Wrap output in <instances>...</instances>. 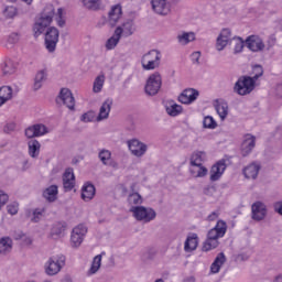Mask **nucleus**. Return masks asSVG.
<instances>
[{"mask_svg": "<svg viewBox=\"0 0 282 282\" xmlns=\"http://www.w3.org/2000/svg\"><path fill=\"white\" fill-rule=\"evenodd\" d=\"M9 199H10V196H8V194L3 193V191H0V209L2 206H6V204H8Z\"/></svg>", "mask_w": 282, "mask_h": 282, "instance_id": "nucleus-56", "label": "nucleus"}, {"mask_svg": "<svg viewBox=\"0 0 282 282\" xmlns=\"http://www.w3.org/2000/svg\"><path fill=\"white\" fill-rule=\"evenodd\" d=\"M160 89H162V75L155 72L149 76L144 90L148 96H158Z\"/></svg>", "mask_w": 282, "mask_h": 282, "instance_id": "nucleus-7", "label": "nucleus"}, {"mask_svg": "<svg viewBox=\"0 0 282 282\" xmlns=\"http://www.w3.org/2000/svg\"><path fill=\"white\" fill-rule=\"evenodd\" d=\"M63 186L66 193H69L76 186V176L74 175V169L68 167L63 175Z\"/></svg>", "mask_w": 282, "mask_h": 282, "instance_id": "nucleus-16", "label": "nucleus"}, {"mask_svg": "<svg viewBox=\"0 0 282 282\" xmlns=\"http://www.w3.org/2000/svg\"><path fill=\"white\" fill-rule=\"evenodd\" d=\"M54 14H56V12L54 11V6L50 4L44 8L40 19L33 25V32H34L35 39H39V36H41V34H43L45 30L50 28L54 19Z\"/></svg>", "mask_w": 282, "mask_h": 282, "instance_id": "nucleus-3", "label": "nucleus"}, {"mask_svg": "<svg viewBox=\"0 0 282 282\" xmlns=\"http://www.w3.org/2000/svg\"><path fill=\"white\" fill-rule=\"evenodd\" d=\"M98 158H99L101 164H105V166H107V164H109V161L111 160V151H109L107 149H102L98 153Z\"/></svg>", "mask_w": 282, "mask_h": 282, "instance_id": "nucleus-43", "label": "nucleus"}, {"mask_svg": "<svg viewBox=\"0 0 282 282\" xmlns=\"http://www.w3.org/2000/svg\"><path fill=\"white\" fill-rule=\"evenodd\" d=\"M95 119H96V112L95 111L85 112L80 117L82 122H94Z\"/></svg>", "mask_w": 282, "mask_h": 282, "instance_id": "nucleus-50", "label": "nucleus"}, {"mask_svg": "<svg viewBox=\"0 0 282 282\" xmlns=\"http://www.w3.org/2000/svg\"><path fill=\"white\" fill-rule=\"evenodd\" d=\"M105 86V75H99L95 78L93 91L94 94H100L102 87Z\"/></svg>", "mask_w": 282, "mask_h": 282, "instance_id": "nucleus-40", "label": "nucleus"}, {"mask_svg": "<svg viewBox=\"0 0 282 282\" xmlns=\"http://www.w3.org/2000/svg\"><path fill=\"white\" fill-rule=\"evenodd\" d=\"M120 17H122V7L120 4H116L111 8L108 13V23L110 28H115L116 23L120 21Z\"/></svg>", "mask_w": 282, "mask_h": 282, "instance_id": "nucleus-20", "label": "nucleus"}, {"mask_svg": "<svg viewBox=\"0 0 282 282\" xmlns=\"http://www.w3.org/2000/svg\"><path fill=\"white\" fill-rule=\"evenodd\" d=\"M29 147V155L31 158H39V154L41 153V142L36 139H32L28 142Z\"/></svg>", "mask_w": 282, "mask_h": 282, "instance_id": "nucleus-31", "label": "nucleus"}, {"mask_svg": "<svg viewBox=\"0 0 282 282\" xmlns=\"http://www.w3.org/2000/svg\"><path fill=\"white\" fill-rule=\"evenodd\" d=\"M63 232H65V224L57 223V224L53 225V227L51 229L52 237H61V235H63Z\"/></svg>", "mask_w": 282, "mask_h": 282, "instance_id": "nucleus-42", "label": "nucleus"}, {"mask_svg": "<svg viewBox=\"0 0 282 282\" xmlns=\"http://www.w3.org/2000/svg\"><path fill=\"white\" fill-rule=\"evenodd\" d=\"M19 69V63L12 59L4 62V66L2 67V75L3 76H12V74L17 73Z\"/></svg>", "mask_w": 282, "mask_h": 282, "instance_id": "nucleus-27", "label": "nucleus"}, {"mask_svg": "<svg viewBox=\"0 0 282 282\" xmlns=\"http://www.w3.org/2000/svg\"><path fill=\"white\" fill-rule=\"evenodd\" d=\"M177 41L183 45H188V43L195 41V34L193 32H184L183 34L177 35Z\"/></svg>", "mask_w": 282, "mask_h": 282, "instance_id": "nucleus-39", "label": "nucleus"}, {"mask_svg": "<svg viewBox=\"0 0 282 282\" xmlns=\"http://www.w3.org/2000/svg\"><path fill=\"white\" fill-rule=\"evenodd\" d=\"M253 77L240 76L234 86V91L239 96H248L254 91V85L257 80L263 76V66L257 64L252 68Z\"/></svg>", "mask_w": 282, "mask_h": 282, "instance_id": "nucleus-1", "label": "nucleus"}, {"mask_svg": "<svg viewBox=\"0 0 282 282\" xmlns=\"http://www.w3.org/2000/svg\"><path fill=\"white\" fill-rule=\"evenodd\" d=\"M254 147H257V138L254 135L247 134L241 144L242 156L246 158V156L250 155V153H252V149H254Z\"/></svg>", "mask_w": 282, "mask_h": 282, "instance_id": "nucleus-17", "label": "nucleus"}, {"mask_svg": "<svg viewBox=\"0 0 282 282\" xmlns=\"http://www.w3.org/2000/svg\"><path fill=\"white\" fill-rule=\"evenodd\" d=\"M204 129H217V121L210 116H207L203 120Z\"/></svg>", "mask_w": 282, "mask_h": 282, "instance_id": "nucleus-47", "label": "nucleus"}, {"mask_svg": "<svg viewBox=\"0 0 282 282\" xmlns=\"http://www.w3.org/2000/svg\"><path fill=\"white\" fill-rule=\"evenodd\" d=\"M12 250V240L10 238L0 239V254H7Z\"/></svg>", "mask_w": 282, "mask_h": 282, "instance_id": "nucleus-38", "label": "nucleus"}, {"mask_svg": "<svg viewBox=\"0 0 282 282\" xmlns=\"http://www.w3.org/2000/svg\"><path fill=\"white\" fill-rule=\"evenodd\" d=\"M268 217V206L261 200H257L251 205V219L253 221H263Z\"/></svg>", "mask_w": 282, "mask_h": 282, "instance_id": "nucleus-8", "label": "nucleus"}, {"mask_svg": "<svg viewBox=\"0 0 282 282\" xmlns=\"http://www.w3.org/2000/svg\"><path fill=\"white\" fill-rule=\"evenodd\" d=\"M151 61H156V62L162 61V54L160 53V51L151 50L148 53H145L141 58V62H151Z\"/></svg>", "mask_w": 282, "mask_h": 282, "instance_id": "nucleus-34", "label": "nucleus"}, {"mask_svg": "<svg viewBox=\"0 0 282 282\" xmlns=\"http://www.w3.org/2000/svg\"><path fill=\"white\" fill-rule=\"evenodd\" d=\"M57 25H58L59 28H65V20H63V18H58V20H57Z\"/></svg>", "mask_w": 282, "mask_h": 282, "instance_id": "nucleus-63", "label": "nucleus"}, {"mask_svg": "<svg viewBox=\"0 0 282 282\" xmlns=\"http://www.w3.org/2000/svg\"><path fill=\"white\" fill-rule=\"evenodd\" d=\"M45 209H35L33 212V218H32V221H34L35 224L39 223L41 220V217H43V212Z\"/></svg>", "mask_w": 282, "mask_h": 282, "instance_id": "nucleus-54", "label": "nucleus"}, {"mask_svg": "<svg viewBox=\"0 0 282 282\" xmlns=\"http://www.w3.org/2000/svg\"><path fill=\"white\" fill-rule=\"evenodd\" d=\"M128 204L130 206H139L142 204V196L139 193H132L128 196Z\"/></svg>", "mask_w": 282, "mask_h": 282, "instance_id": "nucleus-45", "label": "nucleus"}, {"mask_svg": "<svg viewBox=\"0 0 282 282\" xmlns=\"http://www.w3.org/2000/svg\"><path fill=\"white\" fill-rule=\"evenodd\" d=\"M196 169H191V174L194 177H206V175H208V169H206V166H204L203 164H200V166H196Z\"/></svg>", "mask_w": 282, "mask_h": 282, "instance_id": "nucleus-41", "label": "nucleus"}, {"mask_svg": "<svg viewBox=\"0 0 282 282\" xmlns=\"http://www.w3.org/2000/svg\"><path fill=\"white\" fill-rule=\"evenodd\" d=\"M23 237H25V234L22 230H15L13 232V239H15V241L23 239Z\"/></svg>", "mask_w": 282, "mask_h": 282, "instance_id": "nucleus-59", "label": "nucleus"}, {"mask_svg": "<svg viewBox=\"0 0 282 282\" xmlns=\"http://www.w3.org/2000/svg\"><path fill=\"white\" fill-rule=\"evenodd\" d=\"M229 45H234V54H241L246 45V41L242 37L234 36Z\"/></svg>", "mask_w": 282, "mask_h": 282, "instance_id": "nucleus-33", "label": "nucleus"}, {"mask_svg": "<svg viewBox=\"0 0 282 282\" xmlns=\"http://www.w3.org/2000/svg\"><path fill=\"white\" fill-rule=\"evenodd\" d=\"M121 36H131L133 34V20H128L120 26Z\"/></svg>", "mask_w": 282, "mask_h": 282, "instance_id": "nucleus-37", "label": "nucleus"}, {"mask_svg": "<svg viewBox=\"0 0 282 282\" xmlns=\"http://www.w3.org/2000/svg\"><path fill=\"white\" fill-rule=\"evenodd\" d=\"M232 31L230 29H223L216 40V50L223 52L228 44L232 43Z\"/></svg>", "mask_w": 282, "mask_h": 282, "instance_id": "nucleus-9", "label": "nucleus"}, {"mask_svg": "<svg viewBox=\"0 0 282 282\" xmlns=\"http://www.w3.org/2000/svg\"><path fill=\"white\" fill-rule=\"evenodd\" d=\"M96 197V186L91 183H85L82 187V199L84 202H91Z\"/></svg>", "mask_w": 282, "mask_h": 282, "instance_id": "nucleus-22", "label": "nucleus"}, {"mask_svg": "<svg viewBox=\"0 0 282 282\" xmlns=\"http://www.w3.org/2000/svg\"><path fill=\"white\" fill-rule=\"evenodd\" d=\"M33 129L35 131V138H41V135L48 133L47 127L43 123L33 124Z\"/></svg>", "mask_w": 282, "mask_h": 282, "instance_id": "nucleus-46", "label": "nucleus"}, {"mask_svg": "<svg viewBox=\"0 0 282 282\" xmlns=\"http://www.w3.org/2000/svg\"><path fill=\"white\" fill-rule=\"evenodd\" d=\"M143 69L147 72L151 69H158L160 67V62L158 61H150V62H141Z\"/></svg>", "mask_w": 282, "mask_h": 282, "instance_id": "nucleus-48", "label": "nucleus"}, {"mask_svg": "<svg viewBox=\"0 0 282 282\" xmlns=\"http://www.w3.org/2000/svg\"><path fill=\"white\" fill-rule=\"evenodd\" d=\"M85 235H87V227L85 225H78L73 229L70 236V243L73 248H79L85 240Z\"/></svg>", "mask_w": 282, "mask_h": 282, "instance_id": "nucleus-10", "label": "nucleus"}, {"mask_svg": "<svg viewBox=\"0 0 282 282\" xmlns=\"http://www.w3.org/2000/svg\"><path fill=\"white\" fill-rule=\"evenodd\" d=\"M199 97V91L195 88H187L178 96V102L182 105H191Z\"/></svg>", "mask_w": 282, "mask_h": 282, "instance_id": "nucleus-15", "label": "nucleus"}, {"mask_svg": "<svg viewBox=\"0 0 282 282\" xmlns=\"http://www.w3.org/2000/svg\"><path fill=\"white\" fill-rule=\"evenodd\" d=\"M3 15L7 18V19H14V17H17V8L15 7H7L4 10H3Z\"/></svg>", "mask_w": 282, "mask_h": 282, "instance_id": "nucleus-49", "label": "nucleus"}, {"mask_svg": "<svg viewBox=\"0 0 282 282\" xmlns=\"http://www.w3.org/2000/svg\"><path fill=\"white\" fill-rule=\"evenodd\" d=\"M42 196L46 202H48V204H54V202L58 199V185H51L46 187L43 191Z\"/></svg>", "mask_w": 282, "mask_h": 282, "instance_id": "nucleus-21", "label": "nucleus"}, {"mask_svg": "<svg viewBox=\"0 0 282 282\" xmlns=\"http://www.w3.org/2000/svg\"><path fill=\"white\" fill-rule=\"evenodd\" d=\"M206 155L203 151H196L191 156V166H202V162H204V156Z\"/></svg>", "mask_w": 282, "mask_h": 282, "instance_id": "nucleus-36", "label": "nucleus"}, {"mask_svg": "<svg viewBox=\"0 0 282 282\" xmlns=\"http://www.w3.org/2000/svg\"><path fill=\"white\" fill-rule=\"evenodd\" d=\"M272 208L276 215H280L282 217V200H276L272 204Z\"/></svg>", "mask_w": 282, "mask_h": 282, "instance_id": "nucleus-53", "label": "nucleus"}, {"mask_svg": "<svg viewBox=\"0 0 282 282\" xmlns=\"http://www.w3.org/2000/svg\"><path fill=\"white\" fill-rule=\"evenodd\" d=\"M217 217H219V214H217V212H214V213H212V214L207 217V219H208V221H215V219H217Z\"/></svg>", "mask_w": 282, "mask_h": 282, "instance_id": "nucleus-60", "label": "nucleus"}, {"mask_svg": "<svg viewBox=\"0 0 282 282\" xmlns=\"http://www.w3.org/2000/svg\"><path fill=\"white\" fill-rule=\"evenodd\" d=\"M191 58H192V63H194V65H199V58H202V52L196 51V52L192 53Z\"/></svg>", "mask_w": 282, "mask_h": 282, "instance_id": "nucleus-55", "label": "nucleus"}, {"mask_svg": "<svg viewBox=\"0 0 282 282\" xmlns=\"http://www.w3.org/2000/svg\"><path fill=\"white\" fill-rule=\"evenodd\" d=\"M65 259L66 258L63 254L51 257L44 265L45 273L48 276H55V274H58V272H61L65 265Z\"/></svg>", "mask_w": 282, "mask_h": 282, "instance_id": "nucleus-6", "label": "nucleus"}, {"mask_svg": "<svg viewBox=\"0 0 282 282\" xmlns=\"http://www.w3.org/2000/svg\"><path fill=\"white\" fill-rule=\"evenodd\" d=\"M245 45L250 52H263L265 50V43L259 35H249L245 41Z\"/></svg>", "mask_w": 282, "mask_h": 282, "instance_id": "nucleus-11", "label": "nucleus"}, {"mask_svg": "<svg viewBox=\"0 0 282 282\" xmlns=\"http://www.w3.org/2000/svg\"><path fill=\"white\" fill-rule=\"evenodd\" d=\"M107 166H111V169H118V162H116L115 160L110 159L108 161Z\"/></svg>", "mask_w": 282, "mask_h": 282, "instance_id": "nucleus-61", "label": "nucleus"}, {"mask_svg": "<svg viewBox=\"0 0 282 282\" xmlns=\"http://www.w3.org/2000/svg\"><path fill=\"white\" fill-rule=\"evenodd\" d=\"M130 213H133L137 221H144V224H149V221H153L158 217V213L153 208H147L144 206H132Z\"/></svg>", "mask_w": 282, "mask_h": 282, "instance_id": "nucleus-4", "label": "nucleus"}, {"mask_svg": "<svg viewBox=\"0 0 282 282\" xmlns=\"http://www.w3.org/2000/svg\"><path fill=\"white\" fill-rule=\"evenodd\" d=\"M7 213H9V215H17V213H19V203L13 202L9 204L7 206Z\"/></svg>", "mask_w": 282, "mask_h": 282, "instance_id": "nucleus-51", "label": "nucleus"}, {"mask_svg": "<svg viewBox=\"0 0 282 282\" xmlns=\"http://www.w3.org/2000/svg\"><path fill=\"white\" fill-rule=\"evenodd\" d=\"M120 39H122V30L120 26H117L113 35L106 42V50H116L118 43H120Z\"/></svg>", "mask_w": 282, "mask_h": 282, "instance_id": "nucleus-23", "label": "nucleus"}, {"mask_svg": "<svg viewBox=\"0 0 282 282\" xmlns=\"http://www.w3.org/2000/svg\"><path fill=\"white\" fill-rule=\"evenodd\" d=\"M20 39H21V34H19V33H11L9 35L8 41H9V43L14 45L18 41H20Z\"/></svg>", "mask_w": 282, "mask_h": 282, "instance_id": "nucleus-57", "label": "nucleus"}, {"mask_svg": "<svg viewBox=\"0 0 282 282\" xmlns=\"http://www.w3.org/2000/svg\"><path fill=\"white\" fill-rule=\"evenodd\" d=\"M101 262H102V256L101 254L96 256L93 260V264L90 267L89 274H96V272H98V270H100Z\"/></svg>", "mask_w": 282, "mask_h": 282, "instance_id": "nucleus-44", "label": "nucleus"}, {"mask_svg": "<svg viewBox=\"0 0 282 282\" xmlns=\"http://www.w3.org/2000/svg\"><path fill=\"white\" fill-rule=\"evenodd\" d=\"M196 281L197 279L195 278V275H188L183 279V282H196Z\"/></svg>", "mask_w": 282, "mask_h": 282, "instance_id": "nucleus-62", "label": "nucleus"}, {"mask_svg": "<svg viewBox=\"0 0 282 282\" xmlns=\"http://www.w3.org/2000/svg\"><path fill=\"white\" fill-rule=\"evenodd\" d=\"M47 80V70L42 69L36 73L33 84V90L39 91L41 87H43V84Z\"/></svg>", "mask_w": 282, "mask_h": 282, "instance_id": "nucleus-25", "label": "nucleus"}, {"mask_svg": "<svg viewBox=\"0 0 282 282\" xmlns=\"http://www.w3.org/2000/svg\"><path fill=\"white\" fill-rule=\"evenodd\" d=\"M25 138L32 140V138H36V132L34 130V126H30L24 130Z\"/></svg>", "mask_w": 282, "mask_h": 282, "instance_id": "nucleus-52", "label": "nucleus"}, {"mask_svg": "<svg viewBox=\"0 0 282 282\" xmlns=\"http://www.w3.org/2000/svg\"><path fill=\"white\" fill-rule=\"evenodd\" d=\"M165 111H166L167 116H171L172 118H175L176 116H180V113H182L183 108H182L181 105H177L174 101H170L165 106Z\"/></svg>", "mask_w": 282, "mask_h": 282, "instance_id": "nucleus-32", "label": "nucleus"}, {"mask_svg": "<svg viewBox=\"0 0 282 282\" xmlns=\"http://www.w3.org/2000/svg\"><path fill=\"white\" fill-rule=\"evenodd\" d=\"M17 129V124L14 122L7 123L3 128L4 133H12Z\"/></svg>", "mask_w": 282, "mask_h": 282, "instance_id": "nucleus-58", "label": "nucleus"}, {"mask_svg": "<svg viewBox=\"0 0 282 282\" xmlns=\"http://www.w3.org/2000/svg\"><path fill=\"white\" fill-rule=\"evenodd\" d=\"M8 100H12V87L2 86L0 87V107H3Z\"/></svg>", "mask_w": 282, "mask_h": 282, "instance_id": "nucleus-29", "label": "nucleus"}, {"mask_svg": "<svg viewBox=\"0 0 282 282\" xmlns=\"http://www.w3.org/2000/svg\"><path fill=\"white\" fill-rule=\"evenodd\" d=\"M226 263V254L224 252L218 253V256L215 258L214 262L210 265V270L213 274H217L219 270H221V267Z\"/></svg>", "mask_w": 282, "mask_h": 282, "instance_id": "nucleus-28", "label": "nucleus"}, {"mask_svg": "<svg viewBox=\"0 0 282 282\" xmlns=\"http://www.w3.org/2000/svg\"><path fill=\"white\" fill-rule=\"evenodd\" d=\"M59 36L61 32L55 26H50L46 29L44 35V45L50 54H54L56 52V45H58Z\"/></svg>", "mask_w": 282, "mask_h": 282, "instance_id": "nucleus-5", "label": "nucleus"}, {"mask_svg": "<svg viewBox=\"0 0 282 282\" xmlns=\"http://www.w3.org/2000/svg\"><path fill=\"white\" fill-rule=\"evenodd\" d=\"M82 3L86 10L96 12L100 9V6H102V0H82Z\"/></svg>", "mask_w": 282, "mask_h": 282, "instance_id": "nucleus-35", "label": "nucleus"}, {"mask_svg": "<svg viewBox=\"0 0 282 282\" xmlns=\"http://www.w3.org/2000/svg\"><path fill=\"white\" fill-rule=\"evenodd\" d=\"M58 100L67 107L70 111H74V107H76V99L74 98V94L68 88H62L58 95Z\"/></svg>", "mask_w": 282, "mask_h": 282, "instance_id": "nucleus-12", "label": "nucleus"}, {"mask_svg": "<svg viewBox=\"0 0 282 282\" xmlns=\"http://www.w3.org/2000/svg\"><path fill=\"white\" fill-rule=\"evenodd\" d=\"M259 171H261V164L252 162L242 170V173L246 180H257L259 177Z\"/></svg>", "mask_w": 282, "mask_h": 282, "instance_id": "nucleus-19", "label": "nucleus"}, {"mask_svg": "<svg viewBox=\"0 0 282 282\" xmlns=\"http://www.w3.org/2000/svg\"><path fill=\"white\" fill-rule=\"evenodd\" d=\"M226 230H228L226 221L218 220L216 226L207 234V239L203 245V252H210V250H215V248L219 246L218 239L226 235Z\"/></svg>", "mask_w": 282, "mask_h": 282, "instance_id": "nucleus-2", "label": "nucleus"}, {"mask_svg": "<svg viewBox=\"0 0 282 282\" xmlns=\"http://www.w3.org/2000/svg\"><path fill=\"white\" fill-rule=\"evenodd\" d=\"M273 282H282V273L275 275Z\"/></svg>", "mask_w": 282, "mask_h": 282, "instance_id": "nucleus-64", "label": "nucleus"}, {"mask_svg": "<svg viewBox=\"0 0 282 282\" xmlns=\"http://www.w3.org/2000/svg\"><path fill=\"white\" fill-rule=\"evenodd\" d=\"M151 4L153 11L161 17H166V14L171 12V6L166 2V0H152Z\"/></svg>", "mask_w": 282, "mask_h": 282, "instance_id": "nucleus-18", "label": "nucleus"}, {"mask_svg": "<svg viewBox=\"0 0 282 282\" xmlns=\"http://www.w3.org/2000/svg\"><path fill=\"white\" fill-rule=\"evenodd\" d=\"M111 105H113V100L107 99L99 109V115L97 117V122L102 120H107L109 118V113L111 111Z\"/></svg>", "mask_w": 282, "mask_h": 282, "instance_id": "nucleus-24", "label": "nucleus"}, {"mask_svg": "<svg viewBox=\"0 0 282 282\" xmlns=\"http://www.w3.org/2000/svg\"><path fill=\"white\" fill-rule=\"evenodd\" d=\"M128 148L129 151H131L132 155H134L135 158H142V155L147 153L148 149L147 144H144L138 139H132L128 141Z\"/></svg>", "mask_w": 282, "mask_h": 282, "instance_id": "nucleus-13", "label": "nucleus"}, {"mask_svg": "<svg viewBox=\"0 0 282 282\" xmlns=\"http://www.w3.org/2000/svg\"><path fill=\"white\" fill-rule=\"evenodd\" d=\"M219 118L221 120H226L228 116V102L226 101H219L218 99L216 100V104L214 105Z\"/></svg>", "mask_w": 282, "mask_h": 282, "instance_id": "nucleus-30", "label": "nucleus"}, {"mask_svg": "<svg viewBox=\"0 0 282 282\" xmlns=\"http://www.w3.org/2000/svg\"><path fill=\"white\" fill-rule=\"evenodd\" d=\"M197 234H191L189 236H187L184 245L185 252H193V250H197Z\"/></svg>", "mask_w": 282, "mask_h": 282, "instance_id": "nucleus-26", "label": "nucleus"}, {"mask_svg": "<svg viewBox=\"0 0 282 282\" xmlns=\"http://www.w3.org/2000/svg\"><path fill=\"white\" fill-rule=\"evenodd\" d=\"M227 169L226 160H220L216 164H214L210 169V182H217L221 180V176L224 175L225 171Z\"/></svg>", "mask_w": 282, "mask_h": 282, "instance_id": "nucleus-14", "label": "nucleus"}]
</instances>
